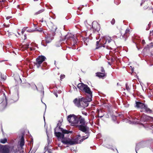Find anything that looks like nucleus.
I'll list each match as a JSON object with an SVG mask.
<instances>
[{
	"label": "nucleus",
	"mask_w": 153,
	"mask_h": 153,
	"mask_svg": "<svg viewBox=\"0 0 153 153\" xmlns=\"http://www.w3.org/2000/svg\"><path fill=\"white\" fill-rule=\"evenodd\" d=\"M61 123L57 124L56 128L55 129V134L59 139H61L62 142L65 144H69L71 145L76 144L79 143L83 141L84 140L87 139L89 136V129L88 133L84 132L86 135L82 137L80 135H78L77 137L75 139L65 138L64 137V134H68V131L64 130L62 128H60Z\"/></svg>",
	"instance_id": "nucleus-1"
},
{
	"label": "nucleus",
	"mask_w": 153,
	"mask_h": 153,
	"mask_svg": "<svg viewBox=\"0 0 153 153\" xmlns=\"http://www.w3.org/2000/svg\"><path fill=\"white\" fill-rule=\"evenodd\" d=\"M67 120L71 125L76 126L83 132L88 133L89 128L85 125V119L80 115L76 116L74 114L68 115Z\"/></svg>",
	"instance_id": "nucleus-2"
},
{
	"label": "nucleus",
	"mask_w": 153,
	"mask_h": 153,
	"mask_svg": "<svg viewBox=\"0 0 153 153\" xmlns=\"http://www.w3.org/2000/svg\"><path fill=\"white\" fill-rule=\"evenodd\" d=\"M115 45V42L111 38L108 36L103 37L102 39L96 42V49L101 47L102 45L104 47H106L107 48L109 46H112ZM108 49H109L108 48Z\"/></svg>",
	"instance_id": "nucleus-3"
},
{
	"label": "nucleus",
	"mask_w": 153,
	"mask_h": 153,
	"mask_svg": "<svg viewBox=\"0 0 153 153\" xmlns=\"http://www.w3.org/2000/svg\"><path fill=\"white\" fill-rule=\"evenodd\" d=\"M92 100L91 98L82 97L81 98H76L73 101V102L76 106L82 109H84L88 106V102Z\"/></svg>",
	"instance_id": "nucleus-4"
},
{
	"label": "nucleus",
	"mask_w": 153,
	"mask_h": 153,
	"mask_svg": "<svg viewBox=\"0 0 153 153\" xmlns=\"http://www.w3.org/2000/svg\"><path fill=\"white\" fill-rule=\"evenodd\" d=\"M77 87L79 89L89 95L88 98L92 99V92L91 91L90 88L87 85L84 84L82 83H79Z\"/></svg>",
	"instance_id": "nucleus-5"
},
{
	"label": "nucleus",
	"mask_w": 153,
	"mask_h": 153,
	"mask_svg": "<svg viewBox=\"0 0 153 153\" xmlns=\"http://www.w3.org/2000/svg\"><path fill=\"white\" fill-rule=\"evenodd\" d=\"M55 33L54 32L50 31L47 34V36L45 37V40H43L42 42V44L45 46L46 45L44 44L45 42L46 43H49L51 42L53 39V36L55 35Z\"/></svg>",
	"instance_id": "nucleus-6"
},
{
	"label": "nucleus",
	"mask_w": 153,
	"mask_h": 153,
	"mask_svg": "<svg viewBox=\"0 0 153 153\" xmlns=\"http://www.w3.org/2000/svg\"><path fill=\"white\" fill-rule=\"evenodd\" d=\"M9 151L7 146L0 145V153H8Z\"/></svg>",
	"instance_id": "nucleus-7"
},
{
	"label": "nucleus",
	"mask_w": 153,
	"mask_h": 153,
	"mask_svg": "<svg viewBox=\"0 0 153 153\" xmlns=\"http://www.w3.org/2000/svg\"><path fill=\"white\" fill-rule=\"evenodd\" d=\"M92 26L93 31H98L100 30V25L97 22L94 21L93 22Z\"/></svg>",
	"instance_id": "nucleus-8"
},
{
	"label": "nucleus",
	"mask_w": 153,
	"mask_h": 153,
	"mask_svg": "<svg viewBox=\"0 0 153 153\" xmlns=\"http://www.w3.org/2000/svg\"><path fill=\"white\" fill-rule=\"evenodd\" d=\"M151 120L150 121H153V117L148 116L144 114L141 118V121L145 122V121Z\"/></svg>",
	"instance_id": "nucleus-9"
},
{
	"label": "nucleus",
	"mask_w": 153,
	"mask_h": 153,
	"mask_svg": "<svg viewBox=\"0 0 153 153\" xmlns=\"http://www.w3.org/2000/svg\"><path fill=\"white\" fill-rule=\"evenodd\" d=\"M145 105L144 103L139 102H136L135 106L138 108L143 109L145 107Z\"/></svg>",
	"instance_id": "nucleus-10"
},
{
	"label": "nucleus",
	"mask_w": 153,
	"mask_h": 153,
	"mask_svg": "<svg viewBox=\"0 0 153 153\" xmlns=\"http://www.w3.org/2000/svg\"><path fill=\"white\" fill-rule=\"evenodd\" d=\"M130 30L128 29H126L124 33H121V36L125 38L129 36Z\"/></svg>",
	"instance_id": "nucleus-11"
},
{
	"label": "nucleus",
	"mask_w": 153,
	"mask_h": 153,
	"mask_svg": "<svg viewBox=\"0 0 153 153\" xmlns=\"http://www.w3.org/2000/svg\"><path fill=\"white\" fill-rule=\"evenodd\" d=\"M75 37L74 35L71 33H68L66 35L65 37V39H70L71 41Z\"/></svg>",
	"instance_id": "nucleus-12"
},
{
	"label": "nucleus",
	"mask_w": 153,
	"mask_h": 153,
	"mask_svg": "<svg viewBox=\"0 0 153 153\" xmlns=\"http://www.w3.org/2000/svg\"><path fill=\"white\" fill-rule=\"evenodd\" d=\"M96 76L100 78L103 79L106 76L105 73H102L101 72H97L96 73Z\"/></svg>",
	"instance_id": "nucleus-13"
},
{
	"label": "nucleus",
	"mask_w": 153,
	"mask_h": 153,
	"mask_svg": "<svg viewBox=\"0 0 153 153\" xmlns=\"http://www.w3.org/2000/svg\"><path fill=\"white\" fill-rule=\"evenodd\" d=\"M39 59L36 58V62L34 63V64L38 68L41 66V65L42 63V61H39Z\"/></svg>",
	"instance_id": "nucleus-14"
},
{
	"label": "nucleus",
	"mask_w": 153,
	"mask_h": 153,
	"mask_svg": "<svg viewBox=\"0 0 153 153\" xmlns=\"http://www.w3.org/2000/svg\"><path fill=\"white\" fill-rule=\"evenodd\" d=\"M20 145L21 148H22L23 146L25 145L24 140L23 136H22L21 137Z\"/></svg>",
	"instance_id": "nucleus-15"
},
{
	"label": "nucleus",
	"mask_w": 153,
	"mask_h": 153,
	"mask_svg": "<svg viewBox=\"0 0 153 153\" xmlns=\"http://www.w3.org/2000/svg\"><path fill=\"white\" fill-rule=\"evenodd\" d=\"M71 41L72 43H71V44L73 45V46H74L77 42V40H76V38L75 36L74 38V39H72Z\"/></svg>",
	"instance_id": "nucleus-16"
},
{
	"label": "nucleus",
	"mask_w": 153,
	"mask_h": 153,
	"mask_svg": "<svg viewBox=\"0 0 153 153\" xmlns=\"http://www.w3.org/2000/svg\"><path fill=\"white\" fill-rule=\"evenodd\" d=\"M37 58H38V59H39V61H42V62L43 61H44L45 60V59H46V58L45 57L42 56H39Z\"/></svg>",
	"instance_id": "nucleus-17"
},
{
	"label": "nucleus",
	"mask_w": 153,
	"mask_h": 153,
	"mask_svg": "<svg viewBox=\"0 0 153 153\" xmlns=\"http://www.w3.org/2000/svg\"><path fill=\"white\" fill-rule=\"evenodd\" d=\"M128 122L129 124H136L139 123V122H138L136 121L135 120L132 121L131 120H129Z\"/></svg>",
	"instance_id": "nucleus-18"
},
{
	"label": "nucleus",
	"mask_w": 153,
	"mask_h": 153,
	"mask_svg": "<svg viewBox=\"0 0 153 153\" xmlns=\"http://www.w3.org/2000/svg\"><path fill=\"white\" fill-rule=\"evenodd\" d=\"M143 109H144L146 112H151V110L149 108H148L146 105H145V107Z\"/></svg>",
	"instance_id": "nucleus-19"
},
{
	"label": "nucleus",
	"mask_w": 153,
	"mask_h": 153,
	"mask_svg": "<svg viewBox=\"0 0 153 153\" xmlns=\"http://www.w3.org/2000/svg\"><path fill=\"white\" fill-rule=\"evenodd\" d=\"M7 141V140L6 139L4 138V139H1L0 140V142L2 143H5Z\"/></svg>",
	"instance_id": "nucleus-20"
},
{
	"label": "nucleus",
	"mask_w": 153,
	"mask_h": 153,
	"mask_svg": "<svg viewBox=\"0 0 153 153\" xmlns=\"http://www.w3.org/2000/svg\"><path fill=\"white\" fill-rule=\"evenodd\" d=\"M88 39L87 38H84L83 39V41H84V44L86 45H87V44L86 42L88 41Z\"/></svg>",
	"instance_id": "nucleus-21"
},
{
	"label": "nucleus",
	"mask_w": 153,
	"mask_h": 153,
	"mask_svg": "<svg viewBox=\"0 0 153 153\" xmlns=\"http://www.w3.org/2000/svg\"><path fill=\"white\" fill-rule=\"evenodd\" d=\"M29 44H27L26 45H23V47L24 48H25L26 49H27V48H29Z\"/></svg>",
	"instance_id": "nucleus-22"
},
{
	"label": "nucleus",
	"mask_w": 153,
	"mask_h": 153,
	"mask_svg": "<svg viewBox=\"0 0 153 153\" xmlns=\"http://www.w3.org/2000/svg\"><path fill=\"white\" fill-rule=\"evenodd\" d=\"M111 22L112 25H114L115 23V19H113L111 21Z\"/></svg>",
	"instance_id": "nucleus-23"
},
{
	"label": "nucleus",
	"mask_w": 153,
	"mask_h": 153,
	"mask_svg": "<svg viewBox=\"0 0 153 153\" xmlns=\"http://www.w3.org/2000/svg\"><path fill=\"white\" fill-rule=\"evenodd\" d=\"M43 12V10H39L35 13V15L38 14Z\"/></svg>",
	"instance_id": "nucleus-24"
},
{
	"label": "nucleus",
	"mask_w": 153,
	"mask_h": 153,
	"mask_svg": "<svg viewBox=\"0 0 153 153\" xmlns=\"http://www.w3.org/2000/svg\"><path fill=\"white\" fill-rule=\"evenodd\" d=\"M26 27H24V28L22 30V33L23 34L24 33V32H25V30H26Z\"/></svg>",
	"instance_id": "nucleus-25"
},
{
	"label": "nucleus",
	"mask_w": 153,
	"mask_h": 153,
	"mask_svg": "<svg viewBox=\"0 0 153 153\" xmlns=\"http://www.w3.org/2000/svg\"><path fill=\"white\" fill-rule=\"evenodd\" d=\"M65 75L64 74H61L60 76V79H61L64 78L65 77Z\"/></svg>",
	"instance_id": "nucleus-26"
},
{
	"label": "nucleus",
	"mask_w": 153,
	"mask_h": 153,
	"mask_svg": "<svg viewBox=\"0 0 153 153\" xmlns=\"http://www.w3.org/2000/svg\"><path fill=\"white\" fill-rule=\"evenodd\" d=\"M126 89L128 91V90H129L130 89V88L127 85V84H126Z\"/></svg>",
	"instance_id": "nucleus-27"
},
{
	"label": "nucleus",
	"mask_w": 153,
	"mask_h": 153,
	"mask_svg": "<svg viewBox=\"0 0 153 153\" xmlns=\"http://www.w3.org/2000/svg\"><path fill=\"white\" fill-rule=\"evenodd\" d=\"M101 72H102V73H105V71H104L103 68L102 67H101Z\"/></svg>",
	"instance_id": "nucleus-28"
},
{
	"label": "nucleus",
	"mask_w": 153,
	"mask_h": 153,
	"mask_svg": "<svg viewBox=\"0 0 153 153\" xmlns=\"http://www.w3.org/2000/svg\"><path fill=\"white\" fill-rule=\"evenodd\" d=\"M131 119H132V120H135V119H136V120H137V119H136V117H131Z\"/></svg>",
	"instance_id": "nucleus-29"
},
{
	"label": "nucleus",
	"mask_w": 153,
	"mask_h": 153,
	"mask_svg": "<svg viewBox=\"0 0 153 153\" xmlns=\"http://www.w3.org/2000/svg\"><path fill=\"white\" fill-rule=\"evenodd\" d=\"M82 114L85 115L87 116V113L86 112H82Z\"/></svg>",
	"instance_id": "nucleus-30"
},
{
	"label": "nucleus",
	"mask_w": 153,
	"mask_h": 153,
	"mask_svg": "<svg viewBox=\"0 0 153 153\" xmlns=\"http://www.w3.org/2000/svg\"><path fill=\"white\" fill-rule=\"evenodd\" d=\"M30 48L31 51H33L35 50V49L34 48L30 47Z\"/></svg>",
	"instance_id": "nucleus-31"
},
{
	"label": "nucleus",
	"mask_w": 153,
	"mask_h": 153,
	"mask_svg": "<svg viewBox=\"0 0 153 153\" xmlns=\"http://www.w3.org/2000/svg\"><path fill=\"white\" fill-rule=\"evenodd\" d=\"M145 43V40H143L142 41V43L143 44H144Z\"/></svg>",
	"instance_id": "nucleus-32"
},
{
	"label": "nucleus",
	"mask_w": 153,
	"mask_h": 153,
	"mask_svg": "<svg viewBox=\"0 0 153 153\" xmlns=\"http://www.w3.org/2000/svg\"><path fill=\"white\" fill-rule=\"evenodd\" d=\"M12 17L10 16H7L6 17V19H10V18H11Z\"/></svg>",
	"instance_id": "nucleus-33"
},
{
	"label": "nucleus",
	"mask_w": 153,
	"mask_h": 153,
	"mask_svg": "<svg viewBox=\"0 0 153 153\" xmlns=\"http://www.w3.org/2000/svg\"><path fill=\"white\" fill-rule=\"evenodd\" d=\"M48 152L49 153H52L50 149H49L48 150Z\"/></svg>",
	"instance_id": "nucleus-34"
},
{
	"label": "nucleus",
	"mask_w": 153,
	"mask_h": 153,
	"mask_svg": "<svg viewBox=\"0 0 153 153\" xmlns=\"http://www.w3.org/2000/svg\"><path fill=\"white\" fill-rule=\"evenodd\" d=\"M55 95L56 96V97H58V95H57V93H55Z\"/></svg>",
	"instance_id": "nucleus-35"
},
{
	"label": "nucleus",
	"mask_w": 153,
	"mask_h": 153,
	"mask_svg": "<svg viewBox=\"0 0 153 153\" xmlns=\"http://www.w3.org/2000/svg\"><path fill=\"white\" fill-rule=\"evenodd\" d=\"M17 152V153H23V152H20L19 151Z\"/></svg>",
	"instance_id": "nucleus-36"
},
{
	"label": "nucleus",
	"mask_w": 153,
	"mask_h": 153,
	"mask_svg": "<svg viewBox=\"0 0 153 153\" xmlns=\"http://www.w3.org/2000/svg\"><path fill=\"white\" fill-rule=\"evenodd\" d=\"M40 21L41 22H43V19H42Z\"/></svg>",
	"instance_id": "nucleus-37"
},
{
	"label": "nucleus",
	"mask_w": 153,
	"mask_h": 153,
	"mask_svg": "<svg viewBox=\"0 0 153 153\" xmlns=\"http://www.w3.org/2000/svg\"><path fill=\"white\" fill-rule=\"evenodd\" d=\"M6 0H2V2H4Z\"/></svg>",
	"instance_id": "nucleus-38"
},
{
	"label": "nucleus",
	"mask_w": 153,
	"mask_h": 153,
	"mask_svg": "<svg viewBox=\"0 0 153 153\" xmlns=\"http://www.w3.org/2000/svg\"><path fill=\"white\" fill-rule=\"evenodd\" d=\"M47 137H48V139H49V137H48V135L47 133Z\"/></svg>",
	"instance_id": "nucleus-39"
},
{
	"label": "nucleus",
	"mask_w": 153,
	"mask_h": 153,
	"mask_svg": "<svg viewBox=\"0 0 153 153\" xmlns=\"http://www.w3.org/2000/svg\"><path fill=\"white\" fill-rule=\"evenodd\" d=\"M74 87L75 88V89H74V90H77V88H76L75 86H74Z\"/></svg>",
	"instance_id": "nucleus-40"
},
{
	"label": "nucleus",
	"mask_w": 153,
	"mask_h": 153,
	"mask_svg": "<svg viewBox=\"0 0 153 153\" xmlns=\"http://www.w3.org/2000/svg\"><path fill=\"white\" fill-rule=\"evenodd\" d=\"M44 121H45V117L44 116Z\"/></svg>",
	"instance_id": "nucleus-41"
},
{
	"label": "nucleus",
	"mask_w": 153,
	"mask_h": 153,
	"mask_svg": "<svg viewBox=\"0 0 153 153\" xmlns=\"http://www.w3.org/2000/svg\"><path fill=\"white\" fill-rule=\"evenodd\" d=\"M25 36V38L24 39H26V36Z\"/></svg>",
	"instance_id": "nucleus-42"
},
{
	"label": "nucleus",
	"mask_w": 153,
	"mask_h": 153,
	"mask_svg": "<svg viewBox=\"0 0 153 153\" xmlns=\"http://www.w3.org/2000/svg\"><path fill=\"white\" fill-rule=\"evenodd\" d=\"M132 71H134V68H133L132 69Z\"/></svg>",
	"instance_id": "nucleus-43"
},
{
	"label": "nucleus",
	"mask_w": 153,
	"mask_h": 153,
	"mask_svg": "<svg viewBox=\"0 0 153 153\" xmlns=\"http://www.w3.org/2000/svg\"><path fill=\"white\" fill-rule=\"evenodd\" d=\"M152 33H153V31H152V32H151L150 33L151 34Z\"/></svg>",
	"instance_id": "nucleus-44"
},
{
	"label": "nucleus",
	"mask_w": 153,
	"mask_h": 153,
	"mask_svg": "<svg viewBox=\"0 0 153 153\" xmlns=\"http://www.w3.org/2000/svg\"><path fill=\"white\" fill-rule=\"evenodd\" d=\"M86 125V124H85V125L86 126L88 127V126Z\"/></svg>",
	"instance_id": "nucleus-45"
},
{
	"label": "nucleus",
	"mask_w": 153,
	"mask_h": 153,
	"mask_svg": "<svg viewBox=\"0 0 153 153\" xmlns=\"http://www.w3.org/2000/svg\"><path fill=\"white\" fill-rule=\"evenodd\" d=\"M79 8H82V7H79Z\"/></svg>",
	"instance_id": "nucleus-46"
},
{
	"label": "nucleus",
	"mask_w": 153,
	"mask_h": 153,
	"mask_svg": "<svg viewBox=\"0 0 153 153\" xmlns=\"http://www.w3.org/2000/svg\"><path fill=\"white\" fill-rule=\"evenodd\" d=\"M3 94L4 95H5V94L4 93H3Z\"/></svg>",
	"instance_id": "nucleus-47"
},
{
	"label": "nucleus",
	"mask_w": 153,
	"mask_h": 153,
	"mask_svg": "<svg viewBox=\"0 0 153 153\" xmlns=\"http://www.w3.org/2000/svg\"><path fill=\"white\" fill-rule=\"evenodd\" d=\"M58 146H59V147H60V145H59Z\"/></svg>",
	"instance_id": "nucleus-48"
},
{
	"label": "nucleus",
	"mask_w": 153,
	"mask_h": 153,
	"mask_svg": "<svg viewBox=\"0 0 153 153\" xmlns=\"http://www.w3.org/2000/svg\"><path fill=\"white\" fill-rule=\"evenodd\" d=\"M1 131H2V132H3V130H2V129Z\"/></svg>",
	"instance_id": "nucleus-49"
},
{
	"label": "nucleus",
	"mask_w": 153,
	"mask_h": 153,
	"mask_svg": "<svg viewBox=\"0 0 153 153\" xmlns=\"http://www.w3.org/2000/svg\"><path fill=\"white\" fill-rule=\"evenodd\" d=\"M56 61H55V64Z\"/></svg>",
	"instance_id": "nucleus-50"
},
{
	"label": "nucleus",
	"mask_w": 153,
	"mask_h": 153,
	"mask_svg": "<svg viewBox=\"0 0 153 153\" xmlns=\"http://www.w3.org/2000/svg\"><path fill=\"white\" fill-rule=\"evenodd\" d=\"M141 111V112H142V111Z\"/></svg>",
	"instance_id": "nucleus-51"
},
{
	"label": "nucleus",
	"mask_w": 153,
	"mask_h": 153,
	"mask_svg": "<svg viewBox=\"0 0 153 153\" xmlns=\"http://www.w3.org/2000/svg\"><path fill=\"white\" fill-rule=\"evenodd\" d=\"M142 3L141 4V5Z\"/></svg>",
	"instance_id": "nucleus-52"
}]
</instances>
